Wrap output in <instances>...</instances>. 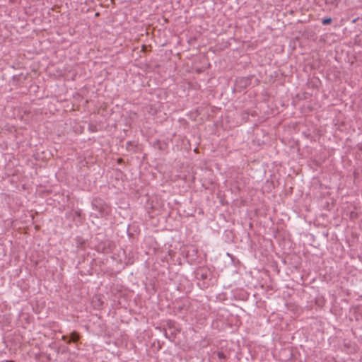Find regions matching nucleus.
Wrapping results in <instances>:
<instances>
[{
  "label": "nucleus",
  "instance_id": "nucleus-1",
  "mask_svg": "<svg viewBox=\"0 0 362 362\" xmlns=\"http://www.w3.org/2000/svg\"><path fill=\"white\" fill-rule=\"evenodd\" d=\"M79 334L76 332H73L70 334V339L67 341V343L69 344L71 342H77L79 340Z\"/></svg>",
  "mask_w": 362,
  "mask_h": 362
},
{
  "label": "nucleus",
  "instance_id": "nucleus-2",
  "mask_svg": "<svg viewBox=\"0 0 362 362\" xmlns=\"http://www.w3.org/2000/svg\"><path fill=\"white\" fill-rule=\"evenodd\" d=\"M332 19L331 18H324L322 21L323 25H329L332 23Z\"/></svg>",
  "mask_w": 362,
  "mask_h": 362
},
{
  "label": "nucleus",
  "instance_id": "nucleus-3",
  "mask_svg": "<svg viewBox=\"0 0 362 362\" xmlns=\"http://www.w3.org/2000/svg\"><path fill=\"white\" fill-rule=\"evenodd\" d=\"M217 356L219 359L222 360V359H226V354L222 352V351H219L217 353Z\"/></svg>",
  "mask_w": 362,
  "mask_h": 362
},
{
  "label": "nucleus",
  "instance_id": "nucleus-4",
  "mask_svg": "<svg viewBox=\"0 0 362 362\" xmlns=\"http://www.w3.org/2000/svg\"><path fill=\"white\" fill-rule=\"evenodd\" d=\"M66 339H67V336H66V335L62 336V339L63 340L66 341Z\"/></svg>",
  "mask_w": 362,
  "mask_h": 362
}]
</instances>
